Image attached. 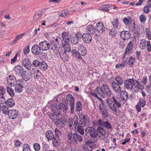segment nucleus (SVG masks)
Returning a JSON list of instances; mask_svg holds the SVG:
<instances>
[{"label":"nucleus","mask_w":151,"mask_h":151,"mask_svg":"<svg viewBox=\"0 0 151 151\" xmlns=\"http://www.w3.org/2000/svg\"><path fill=\"white\" fill-rule=\"evenodd\" d=\"M38 67L41 70H45L47 69V65L44 61L40 62Z\"/></svg>","instance_id":"bb28decb"},{"label":"nucleus","mask_w":151,"mask_h":151,"mask_svg":"<svg viewBox=\"0 0 151 151\" xmlns=\"http://www.w3.org/2000/svg\"><path fill=\"white\" fill-rule=\"evenodd\" d=\"M7 106L9 107L13 106L14 105V101L12 98H9L6 101Z\"/></svg>","instance_id":"c756f323"},{"label":"nucleus","mask_w":151,"mask_h":151,"mask_svg":"<svg viewBox=\"0 0 151 151\" xmlns=\"http://www.w3.org/2000/svg\"><path fill=\"white\" fill-rule=\"evenodd\" d=\"M96 28V27H95L93 25L90 24L87 26L86 29L89 33L93 35L95 33Z\"/></svg>","instance_id":"412c9836"},{"label":"nucleus","mask_w":151,"mask_h":151,"mask_svg":"<svg viewBox=\"0 0 151 151\" xmlns=\"http://www.w3.org/2000/svg\"><path fill=\"white\" fill-rule=\"evenodd\" d=\"M135 58H133L132 56H130L128 61V64L130 66H132L134 64V63L135 61Z\"/></svg>","instance_id":"864d4df0"},{"label":"nucleus","mask_w":151,"mask_h":151,"mask_svg":"<svg viewBox=\"0 0 151 151\" xmlns=\"http://www.w3.org/2000/svg\"><path fill=\"white\" fill-rule=\"evenodd\" d=\"M23 151H31L29 145L28 144L24 145H23Z\"/></svg>","instance_id":"4d7b16f0"},{"label":"nucleus","mask_w":151,"mask_h":151,"mask_svg":"<svg viewBox=\"0 0 151 151\" xmlns=\"http://www.w3.org/2000/svg\"><path fill=\"white\" fill-rule=\"evenodd\" d=\"M14 86V89L16 92L18 93H21L22 92L24 87L22 84L20 83H16Z\"/></svg>","instance_id":"a211bd4d"},{"label":"nucleus","mask_w":151,"mask_h":151,"mask_svg":"<svg viewBox=\"0 0 151 151\" xmlns=\"http://www.w3.org/2000/svg\"><path fill=\"white\" fill-rule=\"evenodd\" d=\"M102 87L101 89V92H103L104 98L105 96H106L108 97H110L111 95V91L108 86L106 84H103L101 85Z\"/></svg>","instance_id":"20e7f679"},{"label":"nucleus","mask_w":151,"mask_h":151,"mask_svg":"<svg viewBox=\"0 0 151 151\" xmlns=\"http://www.w3.org/2000/svg\"><path fill=\"white\" fill-rule=\"evenodd\" d=\"M130 33L128 31L123 30L120 32L119 35L120 37L124 40H127L130 37Z\"/></svg>","instance_id":"6e6552de"},{"label":"nucleus","mask_w":151,"mask_h":151,"mask_svg":"<svg viewBox=\"0 0 151 151\" xmlns=\"http://www.w3.org/2000/svg\"><path fill=\"white\" fill-rule=\"evenodd\" d=\"M72 139L76 143L77 141L81 142L83 141V137L82 136L76 132L73 134Z\"/></svg>","instance_id":"ddd939ff"},{"label":"nucleus","mask_w":151,"mask_h":151,"mask_svg":"<svg viewBox=\"0 0 151 151\" xmlns=\"http://www.w3.org/2000/svg\"><path fill=\"white\" fill-rule=\"evenodd\" d=\"M84 42L87 44L89 43L92 40V37L89 33H84L82 36Z\"/></svg>","instance_id":"1a4fd4ad"},{"label":"nucleus","mask_w":151,"mask_h":151,"mask_svg":"<svg viewBox=\"0 0 151 151\" xmlns=\"http://www.w3.org/2000/svg\"><path fill=\"white\" fill-rule=\"evenodd\" d=\"M96 32L99 34H104L106 32V29L105 28L103 23L98 22L96 24Z\"/></svg>","instance_id":"39448f33"},{"label":"nucleus","mask_w":151,"mask_h":151,"mask_svg":"<svg viewBox=\"0 0 151 151\" xmlns=\"http://www.w3.org/2000/svg\"><path fill=\"white\" fill-rule=\"evenodd\" d=\"M109 30L110 31V35L112 37H115L116 35L117 32L115 31V28H113L109 29Z\"/></svg>","instance_id":"37998d69"},{"label":"nucleus","mask_w":151,"mask_h":151,"mask_svg":"<svg viewBox=\"0 0 151 151\" xmlns=\"http://www.w3.org/2000/svg\"><path fill=\"white\" fill-rule=\"evenodd\" d=\"M147 44H146V47H147V51L149 52L151 51V45L150 41H147Z\"/></svg>","instance_id":"13d9d810"},{"label":"nucleus","mask_w":151,"mask_h":151,"mask_svg":"<svg viewBox=\"0 0 151 151\" xmlns=\"http://www.w3.org/2000/svg\"><path fill=\"white\" fill-rule=\"evenodd\" d=\"M71 52L73 55L75 57H77L78 59H82L80 55V54L76 50H72Z\"/></svg>","instance_id":"f704fd0d"},{"label":"nucleus","mask_w":151,"mask_h":151,"mask_svg":"<svg viewBox=\"0 0 151 151\" xmlns=\"http://www.w3.org/2000/svg\"><path fill=\"white\" fill-rule=\"evenodd\" d=\"M101 113L102 116L105 118L108 117L109 115V112H108L107 109H106L104 110H102L100 111Z\"/></svg>","instance_id":"de8ad7c7"},{"label":"nucleus","mask_w":151,"mask_h":151,"mask_svg":"<svg viewBox=\"0 0 151 151\" xmlns=\"http://www.w3.org/2000/svg\"><path fill=\"white\" fill-rule=\"evenodd\" d=\"M66 45L64 44L63 47H65L64 52H69L71 51V47L69 45V44H66Z\"/></svg>","instance_id":"a18cd8bd"},{"label":"nucleus","mask_w":151,"mask_h":151,"mask_svg":"<svg viewBox=\"0 0 151 151\" xmlns=\"http://www.w3.org/2000/svg\"><path fill=\"white\" fill-rule=\"evenodd\" d=\"M115 80L116 83L121 85H122L123 83V81L122 78L119 76H117L115 77Z\"/></svg>","instance_id":"c9c22d12"},{"label":"nucleus","mask_w":151,"mask_h":151,"mask_svg":"<svg viewBox=\"0 0 151 151\" xmlns=\"http://www.w3.org/2000/svg\"><path fill=\"white\" fill-rule=\"evenodd\" d=\"M62 37L63 38V39L65 43H69V42L70 41V39L67 33L66 32L64 34L63 33H62Z\"/></svg>","instance_id":"7c9ffc66"},{"label":"nucleus","mask_w":151,"mask_h":151,"mask_svg":"<svg viewBox=\"0 0 151 151\" xmlns=\"http://www.w3.org/2000/svg\"><path fill=\"white\" fill-rule=\"evenodd\" d=\"M69 123L72 124L73 125H74L75 127L79 123L78 119H77V120L74 121L73 119L72 118H70L69 119Z\"/></svg>","instance_id":"58836bf2"},{"label":"nucleus","mask_w":151,"mask_h":151,"mask_svg":"<svg viewBox=\"0 0 151 151\" xmlns=\"http://www.w3.org/2000/svg\"><path fill=\"white\" fill-rule=\"evenodd\" d=\"M20 76L25 81H27L30 79V75L28 73H27L26 71L25 70L21 73Z\"/></svg>","instance_id":"4be33fe9"},{"label":"nucleus","mask_w":151,"mask_h":151,"mask_svg":"<svg viewBox=\"0 0 151 151\" xmlns=\"http://www.w3.org/2000/svg\"><path fill=\"white\" fill-rule=\"evenodd\" d=\"M8 113L9 118L12 119H16L18 115L17 111L14 109L10 110Z\"/></svg>","instance_id":"f8f14e48"},{"label":"nucleus","mask_w":151,"mask_h":151,"mask_svg":"<svg viewBox=\"0 0 151 151\" xmlns=\"http://www.w3.org/2000/svg\"><path fill=\"white\" fill-rule=\"evenodd\" d=\"M40 62L38 60L36 59L32 63H31L32 67H34L36 68L38 67Z\"/></svg>","instance_id":"c03bdc74"},{"label":"nucleus","mask_w":151,"mask_h":151,"mask_svg":"<svg viewBox=\"0 0 151 151\" xmlns=\"http://www.w3.org/2000/svg\"><path fill=\"white\" fill-rule=\"evenodd\" d=\"M14 70L16 74L20 75L25 70L22 66L18 65L14 67Z\"/></svg>","instance_id":"dca6fc26"},{"label":"nucleus","mask_w":151,"mask_h":151,"mask_svg":"<svg viewBox=\"0 0 151 151\" xmlns=\"http://www.w3.org/2000/svg\"><path fill=\"white\" fill-rule=\"evenodd\" d=\"M135 80L133 78L129 79L124 81V87L128 89L132 90L133 86L135 84Z\"/></svg>","instance_id":"7ed1b4c3"},{"label":"nucleus","mask_w":151,"mask_h":151,"mask_svg":"<svg viewBox=\"0 0 151 151\" xmlns=\"http://www.w3.org/2000/svg\"><path fill=\"white\" fill-rule=\"evenodd\" d=\"M109 107L112 111H114L116 112V115H119V114H117V113L116 106L114 104H111L110 105Z\"/></svg>","instance_id":"3c124183"},{"label":"nucleus","mask_w":151,"mask_h":151,"mask_svg":"<svg viewBox=\"0 0 151 151\" xmlns=\"http://www.w3.org/2000/svg\"><path fill=\"white\" fill-rule=\"evenodd\" d=\"M33 147L34 150L36 151H39L40 150V146L38 143H35L34 144Z\"/></svg>","instance_id":"5fc2aeb1"},{"label":"nucleus","mask_w":151,"mask_h":151,"mask_svg":"<svg viewBox=\"0 0 151 151\" xmlns=\"http://www.w3.org/2000/svg\"><path fill=\"white\" fill-rule=\"evenodd\" d=\"M55 135L54 136V137L60 138V137L61 135V132L59 130L57 129L56 128L55 129Z\"/></svg>","instance_id":"8fccbe9b"},{"label":"nucleus","mask_w":151,"mask_h":151,"mask_svg":"<svg viewBox=\"0 0 151 151\" xmlns=\"http://www.w3.org/2000/svg\"><path fill=\"white\" fill-rule=\"evenodd\" d=\"M6 92V89L2 87H0V94L2 96Z\"/></svg>","instance_id":"680f3d73"},{"label":"nucleus","mask_w":151,"mask_h":151,"mask_svg":"<svg viewBox=\"0 0 151 151\" xmlns=\"http://www.w3.org/2000/svg\"><path fill=\"white\" fill-rule=\"evenodd\" d=\"M112 99L114 104L115 103L118 108H119L121 106V104L120 99L117 98H115L114 96L112 97Z\"/></svg>","instance_id":"473e14b6"},{"label":"nucleus","mask_w":151,"mask_h":151,"mask_svg":"<svg viewBox=\"0 0 151 151\" xmlns=\"http://www.w3.org/2000/svg\"><path fill=\"white\" fill-rule=\"evenodd\" d=\"M2 111L5 114H8V113L9 112V110L8 107L6 106H3L2 107Z\"/></svg>","instance_id":"6e6d98bb"},{"label":"nucleus","mask_w":151,"mask_h":151,"mask_svg":"<svg viewBox=\"0 0 151 151\" xmlns=\"http://www.w3.org/2000/svg\"><path fill=\"white\" fill-rule=\"evenodd\" d=\"M135 82L137 83V86L139 89L142 90L144 88L143 86L142 87L141 84L140 83L139 81L135 80Z\"/></svg>","instance_id":"e2e57ef3"},{"label":"nucleus","mask_w":151,"mask_h":151,"mask_svg":"<svg viewBox=\"0 0 151 151\" xmlns=\"http://www.w3.org/2000/svg\"><path fill=\"white\" fill-rule=\"evenodd\" d=\"M25 33H24L22 34L17 35L16 36L14 40L12 42V44L16 43L22 37L25 35Z\"/></svg>","instance_id":"c85d7f7f"},{"label":"nucleus","mask_w":151,"mask_h":151,"mask_svg":"<svg viewBox=\"0 0 151 151\" xmlns=\"http://www.w3.org/2000/svg\"><path fill=\"white\" fill-rule=\"evenodd\" d=\"M96 130L98 133L101 135L102 139H105L106 138L105 134H106L107 130H106L102 127L100 126H99L97 128Z\"/></svg>","instance_id":"4468645a"},{"label":"nucleus","mask_w":151,"mask_h":151,"mask_svg":"<svg viewBox=\"0 0 151 151\" xmlns=\"http://www.w3.org/2000/svg\"><path fill=\"white\" fill-rule=\"evenodd\" d=\"M97 121V126L99 125V126H101L102 127L103 124L104 123V122L103 121V120L101 119H99L97 120H96Z\"/></svg>","instance_id":"774afa93"},{"label":"nucleus","mask_w":151,"mask_h":151,"mask_svg":"<svg viewBox=\"0 0 151 151\" xmlns=\"http://www.w3.org/2000/svg\"><path fill=\"white\" fill-rule=\"evenodd\" d=\"M77 34H75L74 36L70 37V41L71 43L73 45H77L79 42V38Z\"/></svg>","instance_id":"aec40b11"},{"label":"nucleus","mask_w":151,"mask_h":151,"mask_svg":"<svg viewBox=\"0 0 151 151\" xmlns=\"http://www.w3.org/2000/svg\"><path fill=\"white\" fill-rule=\"evenodd\" d=\"M48 43L46 41H44L39 43V45L40 46L41 49L43 51H47L48 48Z\"/></svg>","instance_id":"f3484780"},{"label":"nucleus","mask_w":151,"mask_h":151,"mask_svg":"<svg viewBox=\"0 0 151 151\" xmlns=\"http://www.w3.org/2000/svg\"><path fill=\"white\" fill-rule=\"evenodd\" d=\"M52 111L53 112L55 113L57 116H59L61 115V112L59 109H58L56 107L55 109H52Z\"/></svg>","instance_id":"49530a36"},{"label":"nucleus","mask_w":151,"mask_h":151,"mask_svg":"<svg viewBox=\"0 0 151 151\" xmlns=\"http://www.w3.org/2000/svg\"><path fill=\"white\" fill-rule=\"evenodd\" d=\"M6 90L7 93L11 97H13L14 95V90L8 86L6 87Z\"/></svg>","instance_id":"4c0bfd02"},{"label":"nucleus","mask_w":151,"mask_h":151,"mask_svg":"<svg viewBox=\"0 0 151 151\" xmlns=\"http://www.w3.org/2000/svg\"><path fill=\"white\" fill-rule=\"evenodd\" d=\"M41 50V48L40 46L35 45L32 47L31 51L34 55H38L40 53Z\"/></svg>","instance_id":"9b49d317"},{"label":"nucleus","mask_w":151,"mask_h":151,"mask_svg":"<svg viewBox=\"0 0 151 151\" xmlns=\"http://www.w3.org/2000/svg\"><path fill=\"white\" fill-rule=\"evenodd\" d=\"M118 21V19L116 18L115 19H114V21L111 22V23L114 27V28H118L119 25V23Z\"/></svg>","instance_id":"79ce46f5"},{"label":"nucleus","mask_w":151,"mask_h":151,"mask_svg":"<svg viewBox=\"0 0 151 151\" xmlns=\"http://www.w3.org/2000/svg\"><path fill=\"white\" fill-rule=\"evenodd\" d=\"M29 52V46H28L24 48L23 50V52L25 54H27Z\"/></svg>","instance_id":"0e129e2a"},{"label":"nucleus","mask_w":151,"mask_h":151,"mask_svg":"<svg viewBox=\"0 0 151 151\" xmlns=\"http://www.w3.org/2000/svg\"><path fill=\"white\" fill-rule=\"evenodd\" d=\"M22 64L25 68L28 70H30L32 68L31 62L28 58H25L22 61Z\"/></svg>","instance_id":"423d86ee"},{"label":"nucleus","mask_w":151,"mask_h":151,"mask_svg":"<svg viewBox=\"0 0 151 151\" xmlns=\"http://www.w3.org/2000/svg\"><path fill=\"white\" fill-rule=\"evenodd\" d=\"M45 136L48 140H52L54 137V136L52 131L48 130L45 133Z\"/></svg>","instance_id":"a878e982"},{"label":"nucleus","mask_w":151,"mask_h":151,"mask_svg":"<svg viewBox=\"0 0 151 151\" xmlns=\"http://www.w3.org/2000/svg\"><path fill=\"white\" fill-rule=\"evenodd\" d=\"M52 44V47L54 48V50H52L54 53H57L58 50V47L57 46V44L55 43L54 42L51 43Z\"/></svg>","instance_id":"09e8293b"},{"label":"nucleus","mask_w":151,"mask_h":151,"mask_svg":"<svg viewBox=\"0 0 151 151\" xmlns=\"http://www.w3.org/2000/svg\"><path fill=\"white\" fill-rule=\"evenodd\" d=\"M140 20V21L143 23H144L146 20V18L143 15H141L139 17Z\"/></svg>","instance_id":"bf43d9fd"},{"label":"nucleus","mask_w":151,"mask_h":151,"mask_svg":"<svg viewBox=\"0 0 151 151\" xmlns=\"http://www.w3.org/2000/svg\"><path fill=\"white\" fill-rule=\"evenodd\" d=\"M58 107L60 110H63L65 114V111L68 109V104L65 102L64 103H60L58 106Z\"/></svg>","instance_id":"6ab92c4d"},{"label":"nucleus","mask_w":151,"mask_h":151,"mask_svg":"<svg viewBox=\"0 0 151 151\" xmlns=\"http://www.w3.org/2000/svg\"><path fill=\"white\" fill-rule=\"evenodd\" d=\"M82 118H78L79 123L75 127L77 128L78 132L81 135L84 134V129L83 127H85L86 124L89 123V118L87 115L82 116Z\"/></svg>","instance_id":"f257e3e1"},{"label":"nucleus","mask_w":151,"mask_h":151,"mask_svg":"<svg viewBox=\"0 0 151 151\" xmlns=\"http://www.w3.org/2000/svg\"><path fill=\"white\" fill-rule=\"evenodd\" d=\"M55 124L58 127H61L64 124V122L63 119L61 118H58L57 120L54 122Z\"/></svg>","instance_id":"5701e85b"},{"label":"nucleus","mask_w":151,"mask_h":151,"mask_svg":"<svg viewBox=\"0 0 151 151\" xmlns=\"http://www.w3.org/2000/svg\"><path fill=\"white\" fill-rule=\"evenodd\" d=\"M99 109L100 111H102V110H104V109H106L105 106L104 105V104L103 103H101L99 104Z\"/></svg>","instance_id":"338daca9"},{"label":"nucleus","mask_w":151,"mask_h":151,"mask_svg":"<svg viewBox=\"0 0 151 151\" xmlns=\"http://www.w3.org/2000/svg\"><path fill=\"white\" fill-rule=\"evenodd\" d=\"M6 81L8 85H10L12 86H14L16 83L15 77L13 75H9L7 78Z\"/></svg>","instance_id":"0eeeda50"},{"label":"nucleus","mask_w":151,"mask_h":151,"mask_svg":"<svg viewBox=\"0 0 151 151\" xmlns=\"http://www.w3.org/2000/svg\"><path fill=\"white\" fill-rule=\"evenodd\" d=\"M121 97L123 100H126L128 98V94L125 91H121Z\"/></svg>","instance_id":"72a5a7b5"},{"label":"nucleus","mask_w":151,"mask_h":151,"mask_svg":"<svg viewBox=\"0 0 151 151\" xmlns=\"http://www.w3.org/2000/svg\"><path fill=\"white\" fill-rule=\"evenodd\" d=\"M111 85L112 88L115 92L116 93H120L121 88L120 86V85L114 81L112 82Z\"/></svg>","instance_id":"9d476101"},{"label":"nucleus","mask_w":151,"mask_h":151,"mask_svg":"<svg viewBox=\"0 0 151 151\" xmlns=\"http://www.w3.org/2000/svg\"><path fill=\"white\" fill-rule=\"evenodd\" d=\"M147 80L148 79L147 76L145 75L142 78V83L144 85H146L147 82Z\"/></svg>","instance_id":"052dcab7"},{"label":"nucleus","mask_w":151,"mask_h":151,"mask_svg":"<svg viewBox=\"0 0 151 151\" xmlns=\"http://www.w3.org/2000/svg\"><path fill=\"white\" fill-rule=\"evenodd\" d=\"M140 105L142 107H144L146 104V101L145 99L143 98L139 99Z\"/></svg>","instance_id":"603ef678"},{"label":"nucleus","mask_w":151,"mask_h":151,"mask_svg":"<svg viewBox=\"0 0 151 151\" xmlns=\"http://www.w3.org/2000/svg\"><path fill=\"white\" fill-rule=\"evenodd\" d=\"M52 140V144L55 147H58L60 145V138L54 137Z\"/></svg>","instance_id":"2f4dec72"},{"label":"nucleus","mask_w":151,"mask_h":151,"mask_svg":"<svg viewBox=\"0 0 151 151\" xmlns=\"http://www.w3.org/2000/svg\"><path fill=\"white\" fill-rule=\"evenodd\" d=\"M66 99L67 101L68 102H75L74 98L72 95L68 94L67 95L66 97Z\"/></svg>","instance_id":"a19ab883"},{"label":"nucleus","mask_w":151,"mask_h":151,"mask_svg":"<svg viewBox=\"0 0 151 151\" xmlns=\"http://www.w3.org/2000/svg\"><path fill=\"white\" fill-rule=\"evenodd\" d=\"M68 14V11L66 10H63L58 13V15L60 17H66Z\"/></svg>","instance_id":"ea45409f"},{"label":"nucleus","mask_w":151,"mask_h":151,"mask_svg":"<svg viewBox=\"0 0 151 151\" xmlns=\"http://www.w3.org/2000/svg\"><path fill=\"white\" fill-rule=\"evenodd\" d=\"M123 21L124 24L126 25L129 24L131 22L126 17H124V18Z\"/></svg>","instance_id":"69168bd1"},{"label":"nucleus","mask_w":151,"mask_h":151,"mask_svg":"<svg viewBox=\"0 0 151 151\" xmlns=\"http://www.w3.org/2000/svg\"><path fill=\"white\" fill-rule=\"evenodd\" d=\"M85 131L86 133L89 134V135L93 138H96L98 135L96 129L93 127H87L85 129Z\"/></svg>","instance_id":"f03ea898"},{"label":"nucleus","mask_w":151,"mask_h":151,"mask_svg":"<svg viewBox=\"0 0 151 151\" xmlns=\"http://www.w3.org/2000/svg\"><path fill=\"white\" fill-rule=\"evenodd\" d=\"M78 49L79 51L81 53V55L82 56H85L87 53L86 49L85 47L83 45H79L78 46Z\"/></svg>","instance_id":"393cba45"},{"label":"nucleus","mask_w":151,"mask_h":151,"mask_svg":"<svg viewBox=\"0 0 151 151\" xmlns=\"http://www.w3.org/2000/svg\"><path fill=\"white\" fill-rule=\"evenodd\" d=\"M133 47V44L132 42L130 41L128 43L126 50L125 51V54H129L131 52Z\"/></svg>","instance_id":"b1692460"},{"label":"nucleus","mask_w":151,"mask_h":151,"mask_svg":"<svg viewBox=\"0 0 151 151\" xmlns=\"http://www.w3.org/2000/svg\"><path fill=\"white\" fill-rule=\"evenodd\" d=\"M102 125V127H105L107 129H112V127L111 125L108 121H106L104 122Z\"/></svg>","instance_id":"e433bc0d"},{"label":"nucleus","mask_w":151,"mask_h":151,"mask_svg":"<svg viewBox=\"0 0 151 151\" xmlns=\"http://www.w3.org/2000/svg\"><path fill=\"white\" fill-rule=\"evenodd\" d=\"M129 29L132 32L134 31V35L136 36H137L138 35V32L137 30H136V28L135 27V22H131L129 24Z\"/></svg>","instance_id":"2eb2a0df"},{"label":"nucleus","mask_w":151,"mask_h":151,"mask_svg":"<svg viewBox=\"0 0 151 151\" xmlns=\"http://www.w3.org/2000/svg\"><path fill=\"white\" fill-rule=\"evenodd\" d=\"M82 109V104L80 101H78L76 103L75 111L80 112Z\"/></svg>","instance_id":"cd10ccee"}]
</instances>
